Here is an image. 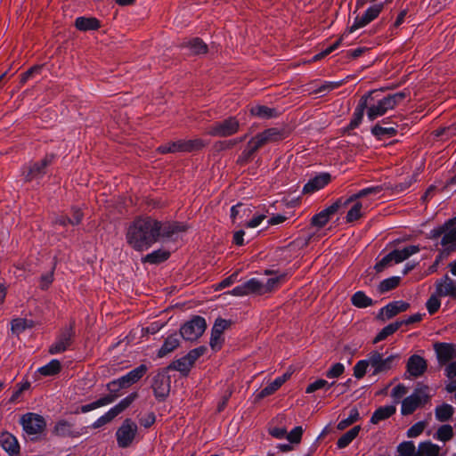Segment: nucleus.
Returning <instances> with one entry per match:
<instances>
[{
	"mask_svg": "<svg viewBox=\"0 0 456 456\" xmlns=\"http://www.w3.org/2000/svg\"><path fill=\"white\" fill-rule=\"evenodd\" d=\"M160 238L159 221L151 217H138L127 228L126 241L135 250L148 249Z\"/></svg>",
	"mask_w": 456,
	"mask_h": 456,
	"instance_id": "f257e3e1",
	"label": "nucleus"
},
{
	"mask_svg": "<svg viewBox=\"0 0 456 456\" xmlns=\"http://www.w3.org/2000/svg\"><path fill=\"white\" fill-rule=\"evenodd\" d=\"M406 96L405 92H400L378 100L377 102L367 106L368 118L372 121L385 115L388 110H394Z\"/></svg>",
	"mask_w": 456,
	"mask_h": 456,
	"instance_id": "f03ea898",
	"label": "nucleus"
},
{
	"mask_svg": "<svg viewBox=\"0 0 456 456\" xmlns=\"http://www.w3.org/2000/svg\"><path fill=\"white\" fill-rule=\"evenodd\" d=\"M428 386H419L418 387L415 388L414 392L411 395L404 398L402 402V414L410 415L417 408L423 404H426L430 398V396L428 394Z\"/></svg>",
	"mask_w": 456,
	"mask_h": 456,
	"instance_id": "7ed1b4c3",
	"label": "nucleus"
},
{
	"mask_svg": "<svg viewBox=\"0 0 456 456\" xmlns=\"http://www.w3.org/2000/svg\"><path fill=\"white\" fill-rule=\"evenodd\" d=\"M206 327L205 319L197 315L180 328V334L185 340L195 341L204 333Z\"/></svg>",
	"mask_w": 456,
	"mask_h": 456,
	"instance_id": "20e7f679",
	"label": "nucleus"
},
{
	"mask_svg": "<svg viewBox=\"0 0 456 456\" xmlns=\"http://www.w3.org/2000/svg\"><path fill=\"white\" fill-rule=\"evenodd\" d=\"M240 123L234 117H230L220 122L213 124L208 131L211 136L227 137L236 134L239 131Z\"/></svg>",
	"mask_w": 456,
	"mask_h": 456,
	"instance_id": "39448f33",
	"label": "nucleus"
},
{
	"mask_svg": "<svg viewBox=\"0 0 456 456\" xmlns=\"http://www.w3.org/2000/svg\"><path fill=\"white\" fill-rule=\"evenodd\" d=\"M137 425L130 419H126L116 432L117 443L120 448L130 446L137 434Z\"/></svg>",
	"mask_w": 456,
	"mask_h": 456,
	"instance_id": "423d86ee",
	"label": "nucleus"
},
{
	"mask_svg": "<svg viewBox=\"0 0 456 456\" xmlns=\"http://www.w3.org/2000/svg\"><path fill=\"white\" fill-rule=\"evenodd\" d=\"M167 369H161L153 377L152 389L154 395L159 401H163L169 395L170 392V378L167 375Z\"/></svg>",
	"mask_w": 456,
	"mask_h": 456,
	"instance_id": "0eeeda50",
	"label": "nucleus"
},
{
	"mask_svg": "<svg viewBox=\"0 0 456 456\" xmlns=\"http://www.w3.org/2000/svg\"><path fill=\"white\" fill-rule=\"evenodd\" d=\"M289 132L285 128L271 127L258 133L252 139L260 149L267 143L280 142L287 138Z\"/></svg>",
	"mask_w": 456,
	"mask_h": 456,
	"instance_id": "6e6552de",
	"label": "nucleus"
},
{
	"mask_svg": "<svg viewBox=\"0 0 456 456\" xmlns=\"http://www.w3.org/2000/svg\"><path fill=\"white\" fill-rule=\"evenodd\" d=\"M20 424L28 435H37L42 433L46 426L45 419L36 413H26L20 419Z\"/></svg>",
	"mask_w": 456,
	"mask_h": 456,
	"instance_id": "1a4fd4ad",
	"label": "nucleus"
},
{
	"mask_svg": "<svg viewBox=\"0 0 456 456\" xmlns=\"http://www.w3.org/2000/svg\"><path fill=\"white\" fill-rule=\"evenodd\" d=\"M148 367L141 364L137 368L129 371L126 375L109 382V387H129L138 382L147 372Z\"/></svg>",
	"mask_w": 456,
	"mask_h": 456,
	"instance_id": "9d476101",
	"label": "nucleus"
},
{
	"mask_svg": "<svg viewBox=\"0 0 456 456\" xmlns=\"http://www.w3.org/2000/svg\"><path fill=\"white\" fill-rule=\"evenodd\" d=\"M396 355H390L383 358L382 354L377 351H373L369 354L370 365L374 368L373 374L387 371L392 369Z\"/></svg>",
	"mask_w": 456,
	"mask_h": 456,
	"instance_id": "9b49d317",
	"label": "nucleus"
},
{
	"mask_svg": "<svg viewBox=\"0 0 456 456\" xmlns=\"http://www.w3.org/2000/svg\"><path fill=\"white\" fill-rule=\"evenodd\" d=\"M74 334L75 332L72 325L65 329L57 341L50 346L49 353L51 354H55L66 351L72 343Z\"/></svg>",
	"mask_w": 456,
	"mask_h": 456,
	"instance_id": "f8f14e48",
	"label": "nucleus"
},
{
	"mask_svg": "<svg viewBox=\"0 0 456 456\" xmlns=\"http://www.w3.org/2000/svg\"><path fill=\"white\" fill-rule=\"evenodd\" d=\"M343 203L341 200H338L332 205L314 216L311 224L319 228L323 227L330 221V216L343 206Z\"/></svg>",
	"mask_w": 456,
	"mask_h": 456,
	"instance_id": "ddd939ff",
	"label": "nucleus"
},
{
	"mask_svg": "<svg viewBox=\"0 0 456 456\" xmlns=\"http://www.w3.org/2000/svg\"><path fill=\"white\" fill-rule=\"evenodd\" d=\"M406 369L411 377L418 378L425 373L428 369V364L423 357L413 354L408 359Z\"/></svg>",
	"mask_w": 456,
	"mask_h": 456,
	"instance_id": "4468645a",
	"label": "nucleus"
},
{
	"mask_svg": "<svg viewBox=\"0 0 456 456\" xmlns=\"http://www.w3.org/2000/svg\"><path fill=\"white\" fill-rule=\"evenodd\" d=\"M434 349L441 364H445L453 358H456V346L453 344L436 343Z\"/></svg>",
	"mask_w": 456,
	"mask_h": 456,
	"instance_id": "2eb2a0df",
	"label": "nucleus"
},
{
	"mask_svg": "<svg viewBox=\"0 0 456 456\" xmlns=\"http://www.w3.org/2000/svg\"><path fill=\"white\" fill-rule=\"evenodd\" d=\"M52 162V157H45L39 162L31 164L27 172H24L25 181L30 182L33 179L41 177L45 174V168Z\"/></svg>",
	"mask_w": 456,
	"mask_h": 456,
	"instance_id": "dca6fc26",
	"label": "nucleus"
},
{
	"mask_svg": "<svg viewBox=\"0 0 456 456\" xmlns=\"http://www.w3.org/2000/svg\"><path fill=\"white\" fill-rule=\"evenodd\" d=\"M376 93L377 91H370L361 97L359 103L354 110V118L347 126L348 129L353 130L359 126L362 119L364 110L368 106L369 99H372V95Z\"/></svg>",
	"mask_w": 456,
	"mask_h": 456,
	"instance_id": "f3484780",
	"label": "nucleus"
},
{
	"mask_svg": "<svg viewBox=\"0 0 456 456\" xmlns=\"http://www.w3.org/2000/svg\"><path fill=\"white\" fill-rule=\"evenodd\" d=\"M410 307V304L404 301H395L380 310L379 316L382 320H389L401 312L406 311Z\"/></svg>",
	"mask_w": 456,
	"mask_h": 456,
	"instance_id": "a211bd4d",
	"label": "nucleus"
},
{
	"mask_svg": "<svg viewBox=\"0 0 456 456\" xmlns=\"http://www.w3.org/2000/svg\"><path fill=\"white\" fill-rule=\"evenodd\" d=\"M0 445L10 456H18L20 453L17 439L8 432L0 435Z\"/></svg>",
	"mask_w": 456,
	"mask_h": 456,
	"instance_id": "6ab92c4d",
	"label": "nucleus"
},
{
	"mask_svg": "<svg viewBox=\"0 0 456 456\" xmlns=\"http://www.w3.org/2000/svg\"><path fill=\"white\" fill-rule=\"evenodd\" d=\"M330 182V175L322 173L309 180L303 188V193H313L316 191L322 189Z\"/></svg>",
	"mask_w": 456,
	"mask_h": 456,
	"instance_id": "aec40b11",
	"label": "nucleus"
},
{
	"mask_svg": "<svg viewBox=\"0 0 456 456\" xmlns=\"http://www.w3.org/2000/svg\"><path fill=\"white\" fill-rule=\"evenodd\" d=\"M160 226V237L169 238L175 233L184 232L189 227L187 224L179 222H166L161 223L159 221Z\"/></svg>",
	"mask_w": 456,
	"mask_h": 456,
	"instance_id": "412c9836",
	"label": "nucleus"
},
{
	"mask_svg": "<svg viewBox=\"0 0 456 456\" xmlns=\"http://www.w3.org/2000/svg\"><path fill=\"white\" fill-rule=\"evenodd\" d=\"M436 293L440 297L452 296L456 297V283L448 275L436 282Z\"/></svg>",
	"mask_w": 456,
	"mask_h": 456,
	"instance_id": "4be33fe9",
	"label": "nucleus"
},
{
	"mask_svg": "<svg viewBox=\"0 0 456 456\" xmlns=\"http://www.w3.org/2000/svg\"><path fill=\"white\" fill-rule=\"evenodd\" d=\"M180 46L189 49L191 53L194 55L205 54L208 51V45L199 37L183 41Z\"/></svg>",
	"mask_w": 456,
	"mask_h": 456,
	"instance_id": "5701e85b",
	"label": "nucleus"
},
{
	"mask_svg": "<svg viewBox=\"0 0 456 456\" xmlns=\"http://www.w3.org/2000/svg\"><path fill=\"white\" fill-rule=\"evenodd\" d=\"M53 433L58 436L77 437L80 436L78 431L73 429V425L67 420L61 419L56 423Z\"/></svg>",
	"mask_w": 456,
	"mask_h": 456,
	"instance_id": "b1692460",
	"label": "nucleus"
},
{
	"mask_svg": "<svg viewBox=\"0 0 456 456\" xmlns=\"http://www.w3.org/2000/svg\"><path fill=\"white\" fill-rule=\"evenodd\" d=\"M441 245L447 251L456 250V225L448 224V228H446L442 238Z\"/></svg>",
	"mask_w": 456,
	"mask_h": 456,
	"instance_id": "393cba45",
	"label": "nucleus"
},
{
	"mask_svg": "<svg viewBox=\"0 0 456 456\" xmlns=\"http://www.w3.org/2000/svg\"><path fill=\"white\" fill-rule=\"evenodd\" d=\"M75 27L80 31L97 30L101 22L94 17H78L75 20Z\"/></svg>",
	"mask_w": 456,
	"mask_h": 456,
	"instance_id": "a878e982",
	"label": "nucleus"
},
{
	"mask_svg": "<svg viewBox=\"0 0 456 456\" xmlns=\"http://www.w3.org/2000/svg\"><path fill=\"white\" fill-rule=\"evenodd\" d=\"M180 345V340L176 334L169 335L164 341V344L158 351V357L162 358L175 351Z\"/></svg>",
	"mask_w": 456,
	"mask_h": 456,
	"instance_id": "bb28decb",
	"label": "nucleus"
},
{
	"mask_svg": "<svg viewBox=\"0 0 456 456\" xmlns=\"http://www.w3.org/2000/svg\"><path fill=\"white\" fill-rule=\"evenodd\" d=\"M193 366L191 362L187 358V355H184L183 357L177 359L175 361H173L168 366H167L165 369H167L168 370H174L180 371L184 376H186L191 368Z\"/></svg>",
	"mask_w": 456,
	"mask_h": 456,
	"instance_id": "cd10ccee",
	"label": "nucleus"
},
{
	"mask_svg": "<svg viewBox=\"0 0 456 456\" xmlns=\"http://www.w3.org/2000/svg\"><path fill=\"white\" fill-rule=\"evenodd\" d=\"M170 256V252L166 249H158L155 250L148 255H146L142 258L143 263H150L152 265H158L160 264L166 260H167Z\"/></svg>",
	"mask_w": 456,
	"mask_h": 456,
	"instance_id": "c85d7f7f",
	"label": "nucleus"
},
{
	"mask_svg": "<svg viewBox=\"0 0 456 456\" xmlns=\"http://www.w3.org/2000/svg\"><path fill=\"white\" fill-rule=\"evenodd\" d=\"M259 150V147L255 142V141L251 138L245 148V150L242 151L241 155L239 157L237 163L239 165H245L248 162H249L254 156V154Z\"/></svg>",
	"mask_w": 456,
	"mask_h": 456,
	"instance_id": "c756f323",
	"label": "nucleus"
},
{
	"mask_svg": "<svg viewBox=\"0 0 456 456\" xmlns=\"http://www.w3.org/2000/svg\"><path fill=\"white\" fill-rule=\"evenodd\" d=\"M440 447L431 442H423L419 444L414 456H439Z\"/></svg>",
	"mask_w": 456,
	"mask_h": 456,
	"instance_id": "7c9ffc66",
	"label": "nucleus"
},
{
	"mask_svg": "<svg viewBox=\"0 0 456 456\" xmlns=\"http://www.w3.org/2000/svg\"><path fill=\"white\" fill-rule=\"evenodd\" d=\"M395 412V407L393 405L379 407L372 414L370 422L372 424H378L379 421L388 419Z\"/></svg>",
	"mask_w": 456,
	"mask_h": 456,
	"instance_id": "2f4dec72",
	"label": "nucleus"
},
{
	"mask_svg": "<svg viewBox=\"0 0 456 456\" xmlns=\"http://www.w3.org/2000/svg\"><path fill=\"white\" fill-rule=\"evenodd\" d=\"M138 397V393L134 392L122 399L118 404L110 409L111 412L117 417L118 414L126 410Z\"/></svg>",
	"mask_w": 456,
	"mask_h": 456,
	"instance_id": "473e14b6",
	"label": "nucleus"
},
{
	"mask_svg": "<svg viewBox=\"0 0 456 456\" xmlns=\"http://www.w3.org/2000/svg\"><path fill=\"white\" fill-rule=\"evenodd\" d=\"M250 114L264 118H270L278 116V111L275 109L269 108L264 105H256L250 109Z\"/></svg>",
	"mask_w": 456,
	"mask_h": 456,
	"instance_id": "72a5a7b5",
	"label": "nucleus"
},
{
	"mask_svg": "<svg viewBox=\"0 0 456 456\" xmlns=\"http://www.w3.org/2000/svg\"><path fill=\"white\" fill-rule=\"evenodd\" d=\"M183 148V140H178L160 145L158 147L157 151L161 154L184 152Z\"/></svg>",
	"mask_w": 456,
	"mask_h": 456,
	"instance_id": "f704fd0d",
	"label": "nucleus"
},
{
	"mask_svg": "<svg viewBox=\"0 0 456 456\" xmlns=\"http://www.w3.org/2000/svg\"><path fill=\"white\" fill-rule=\"evenodd\" d=\"M403 325V322H395L388 324L385 328H383L379 333L373 339V344H377L384 339H386L388 336L394 334L398 329Z\"/></svg>",
	"mask_w": 456,
	"mask_h": 456,
	"instance_id": "c9c22d12",
	"label": "nucleus"
},
{
	"mask_svg": "<svg viewBox=\"0 0 456 456\" xmlns=\"http://www.w3.org/2000/svg\"><path fill=\"white\" fill-rule=\"evenodd\" d=\"M454 410L452 406L448 403H443L442 405L437 406L435 411L436 419L441 422L449 420Z\"/></svg>",
	"mask_w": 456,
	"mask_h": 456,
	"instance_id": "e433bc0d",
	"label": "nucleus"
},
{
	"mask_svg": "<svg viewBox=\"0 0 456 456\" xmlns=\"http://www.w3.org/2000/svg\"><path fill=\"white\" fill-rule=\"evenodd\" d=\"M352 304L358 308H365L373 305L370 297H367L364 292L357 291L351 298Z\"/></svg>",
	"mask_w": 456,
	"mask_h": 456,
	"instance_id": "4c0bfd02",
	"label": "nucleus"
},
{
	"mask_svg": "<svg viewBox=\"0 0 456 456\" xmlns=\"http://www.w3.org/2000/svg\"><path fill=\"white\" fill-rule=\"evenodd\" d=\"M361 430L360 426H355L346 433H345L337 442L338 448L346 447L359 434Z\"/></svg>",
	"mask_w": 456,
	"mask_h": 456,
	"instance_id": "58836bf2",
	"label": "nucleus"
},
{
	"mask_svg": "<svg viewBox=\"0 0 456 456\" xmlns=\"http://www.w3.org/2000/svg\"><path fill=\"white\" fill-rule=\"evenodd\" d=\"M34 325V322L31 320L16 318L12 321V331L19 335L26 329L33 328Z\"/></svg>",
	"mask_w": 456,
	"mask_h": 456,
	"instance_id": "ea45409f",
	"label": "nucleus"
},
{
	"mask_svg": "<svg viewBox=\"0 0 456 456\" xmlns=\"http://www.w3.org/2000/svg\"><path fill=\"white\" fill-rule=\"evenodd\" d=\"M371 133L379 139H383L384 137H392L395 136L397 133L395 127H384L379 124L375 125Z\"/></svg>",
	"mask_w": 456,
	"mask_h": 456,
	"instance_id": "a19ab883",
	"label": "nucleus"
},
{
	"mask_svg": "<svg viewBox=\"0 0 456 456\" xmlns=\"http://www.w3.org/2000/svg\"><path fill=\"white\" fill-rule=\"evenodd\" d=\"M61 364L58 360H52L48 364L41 367L38 371L43 376H53L61 371Z\"/></svg>",
	"mask_w": 456,
	"mask_h": 456,
	"instance_id": "79ce46f5",
	"label": "nucleus"
},
{
	"mask_svg": "<svg viewBox=\"0 0 456 456\" xmlns=\"http://www.w3.org/2000/svg\"><path fill=\"white\" fill-rule=\"evenodd\" d=\"M206 142L200 138L183 140V151L191 152L200 151L206 146Z\"/></svg>",
	"mask_w": 456,
	"mask_h": 456,
	"instance_id": "37998d69",
	"label": "nucleus"
},
{
	"mask_svg": "<svg viewBox=\"0 0 456 456\" xmlns=\"http://www.w3.org/2000/svg\"><path fill=\"white\" fill-rule=\"evenodd\" d=\"M400 281V277L397 276L386 279L379 283L378 290L381 294L392 290L399 285Z\"/></svg>",
	"mask_w": 456,
	"mask_h": 456,
	"instance_id": "c03bdc74",
	"label": "nucleus"
},
{
	"mask_svg": "<svg viewBox=\"0 0 456 456\" xmlns=\"http://www.w3.org/2000/svg\"><path fill=\"white\" fill-rule=\"evenodd\" d=\"M381 191V187L376 186V187H370L363 190H361L359 192L353 194L350 196L344 203L343 206L346 207L349 203L355 201L356 200L365 197L371 193H379Z\"/></svg>",
	"mask_w": 456,
	"mask_h": 456,
	"instance_id": "a18cd8bd",
	"label": "nucleus"
},
{
	"mask_svg": "<svg viewBox=\"0 0 456 456\" xmlns=\"http://www.w3.org/2000/svg\"><path fill=\"white\" fill-rule=\"evenodd\" d=\"M112 399L113 397H110V396H103L91 403H88V404H86V405H83L81 407V411L82 412H88L90 411H93L96 408H99V407H102V406H104V405H107V404H110L112 403Z\"/></svg>",
	"mask_w": 456,
	"mask_h": 456,
	"instance_id": "49530a36",
	"label": "nucleus"
},
{
	"mask_svg": "<svg viewBox=\"0 0 456 456\" xmlns=\"http://www.w3.org/2000/svg\"><path fill=\"white\" fill-rule=\"evenodd\" d=\"M281 380L275 379L273 382H272L270 385L265 387L264 389H262L259 394L256 396V400L259 401L263 398L273 395L275 391H277L281 387Z\"/></svg>",
	"mask_w": 456,
	"mask_h": 456,
	"instance_id": "de8ad7c7",
	"label": "nucleus"
},
{
	"mask_svg": "<svg viewBox=\"0 0 456 456\" xmlns=\"http://www.w3.org/2000/svg\"><path fill=\"white\" fill-rule=\"evenodd\" d=\"M436 438L443 442H447L453 437V429L451 425H443L436 431Z\"/></svg>",
	"mask_w": 456,
	"mask_h": 456,
	"instance_id": "09e8293b",
	"label": "nucleus"
},
{
	"mask_svg": "<svg viewBox=\"0 0 456 456\" xmlns=\"http://www.w3.org/2000/svg\"><path fill=\"white\" fill-rule=\"evenodd\" d=\"M245 286H246L248 295H249V294L264 295L263 283L260 282L256 279H250L249 281H246Z\"/></svg>",
	"mask_w": 456,
	"mask_h": 456,
	"instance_id": "8fccbe9b",
	"label": "nucleus"
},
{
	"mask_svg": "<svg viewBox=\"0 0 456 456\" xmlns=\"http://www.w3.org/2000/svg\"><path fill=\"white\" fill-rule=\"evenodd\" d=\"M416 448L411 441L401 443L397 447V452L401 456H414Z\"/></svg>",
	"mask_w": 456,
	"mask_h": 456,
	"instance_id": "3c124183",
	"label": "nucleus"
},
{
	"mask_svg": "<svg viewBox=\"0 0 456 456\" xmlns=\"http://www.w3.org/2000/svg\"><path fill=\"white\" fill-rule=\"evenodd\" d=\"M286 274H281L278 277L268 279L266 283H263V293L272 292L285 279Z\"/></svg>",
	"mask_w": 456,
	"mask_h": 456,
	"instance_id": "603ef678",
	"label": "nucleus"
},
{
	"mask_svg": "<svg viewBox=\"0 0 456 456\" xmlns=\"http://www.w3.org/2000/svg\"><path fill=\"white\" fill-rule=\"evenodd\" d=\"M358 419H359V412H358L357 409H352L348 418L339 421L337 428L339 430H344L345 428H346L350 425H352L354 422H356L358 420Z\"/></svg>",
	"mask_w": 456,
	"mask_h": 456,
	"instance_id": "864d4df0",
	"label": "nucleus"
},
{
	"mask_svg": "<svg viewBox=\"0 0 456 456\" xmlns=\"http://www.w3.org/2000/svg\"><path fill=\"white\" fill-rule=\"evenodd\" d=\"M232 325V322L230 320H225L222 318H217L214 323L212 328V332L217 335H223L224 331L229 329Z\"/></svg>",
	"mask_w": 456,
	"mask_h": 456,
	"instance_id": "5fc2aeb1",
	"label": "nucleus"
},
{
	"mask_svg": "<svg viewBox=\"0 0 456 456\" xmlns=\"http://www.w3.org/2000/svg\"><path fill=\"white\" fill-rule=\"evenodd\" d=\"M396 252V255L398 256V258L401 260V262L404 261L413 254H416L419 251V246L411 245L408 246L403 249H395Z\"/></svg>",
	"mask_w": 456,
	"mask_h": 456,
	"instance_id": "6e6d98bb",
	"label": "nucleus"
},
{
	"mask_svg": "<svg viewBox=\"0 0 456 456\" xmlns=\"http://www.w3.org/2000/svg\"><path fill=\"white\" fill-rule=\"evenodd\" d=\"M362 205L361 202H356L352 208L351 209L347 212V215H346V222L347 223H352V222H354L356 220H358L359 218L362 217Z\"/></svg>",
	"mask_w": 456,
	"mask_h": 456,
	"instance_id": "4d7b16f0",
	"label": "nucleus"
},
{
	"mask_svg": "<svg viewBox=\"0 0 456 456\" xmlns=\"http://www.w3.org/2000/svg\"><path fill=\"white\" fill-rule=\"evenodd\" d=\"M344 36H345V34L342 35L333 45H331L330 46H329L322 52L319 53L318 54L314 55L313 57V61H320L321 59H322V58L326 57L327 55H329L330 53H331L334 50H336L340 45V44L342 43V40L344 38Z\"/></svg>",
	"mask_w": 456,
	"mask_h": 456,
	"instance_id": "13d9d810",
	"label": "nucleus"
},
{
	"mask_svg": "<svg viewBox=\"0 0 456 456\" xmlns=\"http://www.w3.org/2000/svg\"><path fill=\"white\" fill-rule=\"evenodd\" d=\"M333 385H334V382L330 384L327 380L320 379H317L316 381L309 384L308 387H306L305 392L307 394H311V393L315 392L318 389L324 388V387H330Z\"/></svg>",
	"mask_w": 456,
	"mask_h": 456,
	"instance_id": "bf43d9fd",
	"label": "nucleus"
},
{
	"mask_svg": "<svg viewBox=\"0 0 456 456\" xmlns=\"http://www.w3.org/2000/svg\"><path fill=\"white\" fill-rule=\"evenodd\" d=\"M370 365V361L362 360L359 361L354 367V375L356 379H362L365 373L367 367Z\"/></svg>",
	"mask_w": 456,
	"mask_h": 456,
	"instance_id": "052dcab7",
	"label": "nucleus"
},
{
	"mask_svg": "<svg viewBox=\"0 0 456 456\" xmlns=\"http://www.w3.org/2000/svg\"><path fill=\"white\" fill-rule=\"evenodd\" d=\"M303 435V428L300 426L294 428L286 435L287 439L292 444H299Z\"/></svg>",
	"mask_w": 456,
	"mask_h": 456,
	"instance_id": "680f3d73",
	"label": "nucleus"
},
{
	"mask_svg": "<svg viewBox=\"0 0 456 456\" xmlns=\"http://www.w3.org/2000/svg\"><path fill=\"white\" fill-rule=\"evenodd\" d=\"M344 371L345 366L340 362H337L326 372V377L329 379L338 378L344 373Z\"/></svg>",
	"mask_w": 456,
	"mask_h": 456,
	"instance_id": "e2e57ef3",
	"label": "nucleus"
},
{
	"mask_svg": "<svg viewBox=\"0 0 456 456\" xmlns=\"http://www.w3.org/2000/svg\"><path fill=\"white\" fill-rule=\"evenodd\" d=\"M29 387H30V383L28 381H26V382L21 383V384H17L16 385V389L12 393L9 402L10 403H15L20 398L21 394L24 391L28 390Z\"/></svg>",
	"mask_w": 456,
	"mask_h": 456,
	"instance_id": "0e129e2a",
	"label": "nucleus"
},
{
	"mask_svg": "<svg viewBox=\"0 0 456 456\" xmlns=\"http://www.w3.org/2000/svg\"><path fill=\"white\" fill-rule=\"evenodd\" d=\"M116 417L110 410L107 411L104 415L101 416L93 424L94 428H99L108 423H110L112 419H114Z\"/></svg>",
	"mask_w": 456,
	"mask_h": 456,
	"instance_id": "69168bd1",
	"label": "nucleus"
},
{
	"mask_svg": "<svg viewBox=\"0 0 456 456\" xmlns=\"http://www.w3.org/2000/svg\"><path fill=\"white\" fill-rule=\"evenodd\" d=\"M370 22H371V21L370 20V19L365 14H363L361 17H357L355 19L354 24L348 28V32L349 33H353L356 29L361 28L366 26Z\"/></svg>",
	"mask_w": 456,
	"mask_h": 456,
	"instance_id": "338daca9",
	"label": "nucleus"
},
{
	"mask_svg": "<svg viewBox=\"0 0 456 456\" xmlns=\"http://www.w3.org/2000/svg\"><path fill=\"white\" fill-rule=\"evenodd\" d=\"M427 308L430 314L436 313L441 305L440 300L437 296H431L427 302Z\"/></svg>",
	"mask_w": 456,
	"mask_h": 456,
	"instance_id": "774afa93",
	"label": "nucleus"
}]
</instances>
